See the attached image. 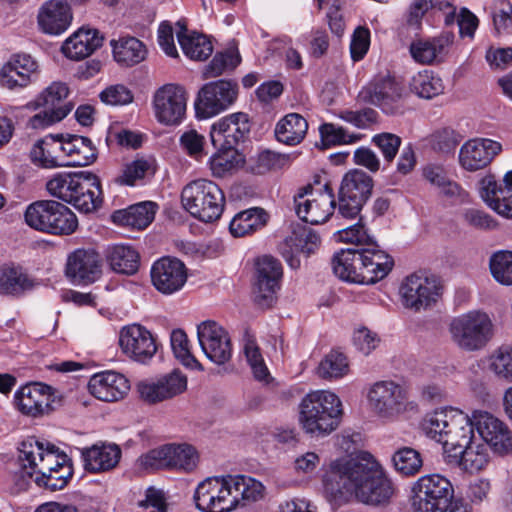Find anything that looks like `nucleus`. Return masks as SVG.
Returning a JSON list of instances; mask_svg holds the SVG:
<instances>
[{
  "instance_id": "obj_1",
  "label": "nucleus",
  "mask_w": 512,
  "mask_h": 512,
  "mask_svg": "<svg viewBox=\"0 0 512 512\" xmlns=\"http://www.w3.org/2000/svg\"><path fill=\"white\" fill-rule=\"evenodd\" d=\"M323 494L330 503L340 504L355 496L368 505L387 503L393 485L374 456L360 451L354 458H337L323 468Z\"/></svg>"
},
{
  "instance_id": "obj_2",
  "label": "nucleus",
  "mask_w": 512,
  "mask_h": 512,
  "mask_svg": "<svg viewBox=\"0 0 512 512\" xmlns=\"http://www.w3.org/2000/svg\"><path fill=\"white\" fill-rule=\"evenodd\" d=\"M335 236L338 241L350 245L336 251L331 260L333 273L340 280L371 285L384 279L392 271L393 257L380 248L361 220L338 230Z\"/></svg>"
},
{
  "instance_id": "obj_3",
  "label": "nucleus",
  "mask_w": 512,
  "mask_h": 512,
  "mask_svg": "<svg viewBox=\"0 0 512 512\" xmlns=\"http://www.w3.org/2000/svg\"><path fill=\"white\" fill-rule=\"evenodd\" d=\"M197 509L202 512H231L256 498V481L247 475L208 477L194 493Z\"/></svg>"
},
{
  "instance_id": "obj_4",
  "label": "nucleus",
  "mask_w": 512,
  "mask_h": 512,
  "mask_svg": "<svg viewBox=\"0 0 512 512\" xmlns=\"http://www.w3.org/2000/svg\"><path fill=\"white\" fill-rule=\"evenodd\" d=\"M299 408V422L305 433L312 436H325L335 431L343 414L340 398L326 390L306 394Z\"/></svg>"
},
{
  "instance_id": "obj_5",
  "label": "nucleus",
  "mask_w": 512,
  "mask_h": 512,
  "mask_svg": "<svg viewBox=\"0 0 512 512\" xmlns=\"http://www.w3.org/2000/svg\"><path fill=\"white\" fill-rule=\"evenodd\" d=\"M18 461L20 467L13 474L15 491L26 490L36 476H47L57 467L68 464L66 455L59 454L54 445L44 448L43 443L35 437L22 441L19 447Z\"/></svg>"
},
{
  "instance_id": "obj_6",
  "label": "nucleus",
  "mask_w": 512,
  "mask_h": 512,
  "mask_svg": "<svg viewBox=\"0 0 512 512\" xmlns=\"http://www.w3.org/2000/svg\"><path fill=\"white\" fill-rule=\"evenodd\" d=\"M413 512H471L462 500L454 498L451 482L440 474L419 478L412 487Z\"/></svg>"
},
{
  "instance_id": "obj_7",
  "label": "nucleus",
  "mask_w": 512,
  "mask_h": 512,
  "mask_svg": "<svg viewBox=\"0 0 512 512\" xmlns=\"http://www.w3.org/2000/svg\"><path fill=\"white\" fill-rule=\"evenodd\" d=\"M24 220L30 228L54 236H68L78 228L74 212L55 200H38L29 204Z\"/></svg>"
},
{
  "instance_id": "obj_8",
  "label": "nucleus",
  "mask_w": 512,
  "mask_h": 512,
  "mask_svg": "<svg viewBox=\"0 0 512 512\" xmlns=\"http://www.w3.org/2000/svg\"><path fill=\"white\" fill-rule=\"evenodd\" d=\"M184 209L194 218L211 223L224 211L225 196L222 189L208 179H197L184 186L181 192Z\"/></svg>"
},
{
  "instance_id": "obj_9",
  "label": "nucleus",
  "mask_w": 512,
  "mask_h": 512,
  "mask_svg": "<svg viewBox=\"0 0 512 512\" xmlns=\"http://www.w3.org/2000/svg\"><path fill=\"white\" fill-rule=\"evenodd\" d=\"M450 332L455 343L467 351L482 349L492 337L493 324L490 317L473 310L454 318Z\"/></svg>"
},
{
  "instance_id": "obj_10",
  "label": "nucleus",
  "mask_w": 512,
  "mask_h": 512,
  "mask_svg": "<svg viewBox=\"0 0 512 512\" xmlns=\"http://www.w3.org/2000/svg\"><path fill=\"white\" fill-rule=\"evenodd\" d=\"M295 211L298 218L310 225L325 223L336 209V199L329 183L321 189L308 185L294 196Z\"/></svg>"
},
{
  "instance_id": "obj_11",
  "label": "nucleus",
  "mask_w": 512,
  "mask_h": 512,
  "mask_svg": "<svg viewBox=\"0 0 512 512\" xmlns=\"http://www.w3.org/2000/svg\"><path fill=\"white\" fill-rule=\"evenodd\" d=\"M238 84L232 80L220 79L204 84L195 100V114L198 119H208L228 110L237 100Z\"/></svg>"
},
{
  "instance_id": "obj_12",
  "label": "nucleus",
  "mask_w": 512,
  "mask_h": 512,
  "mask_svg": "<svg viewBox=\"0 0 512 512\" xmlns=\"http://www.w3.org/2000/svg\"><path fill=\"white\" fill-rule=\"evenodd\" d=\"M188 92L184 86L167 83L159 87L152 99L156 120L166 126H178L187 111Z\"/></svg>"
},
{
  "instance_id": "obj_13",
  "label": "nucleus",
  "mask_w": 512,
  "mask_h": 512,
  "mask_svg": "<svg viewBox=\"0 0 512 512\" xmlns=\"http://www.w3.org/2000/svg\"><path fill=\"white\" fill-rule=\"evenodd\" d=\"M68 94L69 88L64 82L49 85L37 98V105L43 106L44 110L30 119V126L41 129L65 118L73 109L71 103L64 102Z\"/></svg>"
},
{
  "instance_id": "obj_14",
  "label": "nucleus",
  "mask_w": 512,
  "mask_h": 512,
  "mask_svg": "<svg viewBox=\"0 0 512 512\" xmlns=\"http://www.w3.org/2000/svg\"><path fill=\"white\" fill-rule=\"evenodd\" d=\"M320 244V236L313 229L301 223H293L290 235L279 243L278 251L287 265L295 270L301 264L300 254L308 257L318 250Z\"/></svg>"
},
{
  "instance_id": "obj_15",
  "label": "nucleus",
  "mask_w": 512,
  "mask_h": 512,
  "mask_svg": "<svg viewBox=\"0 0 512 512\" xmlns=\"http://www.w3.org/2000/svg\"><path fill=\"white\" fill-rule=\"evenodd\" d=\"M473 419L480 438L495 454L512 452V431L504 421L483 410L473 411Z\"/></svg>"
},
{
  "instance_id": "obj_16",
  "label": "nucleus",
  "mask_w": 512,
  "mask_h": 512,
  "mask_svg": "<svg viewBox=\"0 0 512 512\" xmlns=\"http://www.w3.org/2000/svg\"><path fill=\"white\" fill-rule=\"evenodd\" d=\"M284 269L272 255L258 257V310L272 308L282 288Z\"/></svg>"
},
{
  "instance_id": "obj_17",
  "label": "nucleus",
  "mask_w": 512,
  "mask_h": 512,
  "mask_svg": "<svg viewBox=\"0 0 512 512\" xmlns=\"http://www.w3.org/2000/svg\"><path fill=\"white\" fill-rule=\"evenodd\" d=\"M197 336L205 356L217 365H224L232 357V342L228 331L215 321L207 320L197 326Z\"/></svg>"
},
{
  "instance_id": "obj_18",
  "label": "nucleus",
  "mask_w": 512,
  "mask_h": 512,
  "mask_svg": "<svg viewBox=\"0 0 512 512\" xmlns=\"http://www.w3.org/2000/svg\"><path fill=\"white\" fill-rule=\"evenodd\" d=\"M54 402L53 388L40 382H31L20 386L14 393L13 405L22 415L39 417L52 410Z\"/></svg>"
},
{
  "instance_id": "obj_19",
  "label": "nucleus",
  "mask_w": 512,
  "mask_h": 512,
  "mask_svg": "<svg viewBox=\"0 0 512 512\" xmlns=\"http://www.w3.org/2000/svg\"><path fill=\"white\" fill-rule=\"evenodd\" d=\"M250 131L249 116L243 112L232 113L213 123L210 131L211 143L214 147L236 148L248 139Z\"/></svg>"
},
{
  "instance_id": "obj_20",
  "label": "nucleus",
  "mask_w": 512,
  "mask_h": 512,
  "mask_svg": "<svg viewBox=\"0 0 512 512\" xmlns=\"http://www.w3.org/2000/svg\"><path fill=\"white\" fill-rule=\"evenodd\" d=\"M119 345L126 356L140 363L150 360L157 351L153 335L140 324L123 327L119 333Z\"/></svg>"
},
{
  "instance_id": "obj_21",
  "label": "nucleus",
  "mask_w": 512,
  "mask_h": 512,
  "mask_svg": "<svg viewBox=\"0 0 512 512\" xmlns=\"http://www.w3.org/2000/svg\"><path fill=\"white\" fill-rule=\"evenodd\" d=\"M400 293L406 308L420 311L437 301L439 287L435 280L414 273L407 276L402 282Z\"/></svg>"
},
{
  "instance_id": "obj_22",
  "label": "nucleus",
  "mask_w": 512,
  "mask_h": 512,
  "mask_svg": "<svg viewBox=\"0 0 512 512\" xmlns=\"http://www.w3.org/2000/svg\"><path fill=\"white\" fill-rule=\"evenodd\" d=\"M39 75L38 63L27 54L13 55L0 69V85L19 90L35 82Z\"/></svg>"
},
{
  "instance_id": "obj_23",
  "label": "nucleus",
  "mask_w": 512,
  "mask_h": 512,
  "mask_svg": "<svg viewBox=\"0 0 512 512\" xmlns=\"http://www.w3.org/2000/svg\"><path fill=\"white\" fill-rule=\"evenodd\" d=\"M187 389V377L180 370H173L152 381L138 385L140 397L147 403L155 404L171 399Z\"/></svg>"
},
{
  "instance_id": "obj_24",
  "label": "nucleus",
  "mask_w": 512,
  "mask_h": 512,
  "mask_svg": "<svg viewBox=\"0 0 512 512\" xmlns=\"http://www.w3.org/2000/svg\"><path fill=\"white\" fill-rule=\"evenodd\" d=\"M151 280L160 293L171 295L185 285L187 281L186 266L177 258L162 257L151 267Z\"/></svg>"
},
{
  "instance_id": "obj_25",
  "label": "nucleus",
  "mask_w": 512,
  "mask_h": 512,
  "mask_svg": "<svg viewBox=\"0 0 512 512\" xmlns=\"http://www.w3.org/2000/svg\"><path fill=\"white\" fill-rule=\"evenodd\" d=\"M502 151L500 142L489 138H473L460 148L459 162L467 171H477L488 166Z\"/></svg>"
},
{
  "instance_id": "obj_26",
  "label": "nucleus",
  "mask_w": 512,
  "mask_h": 512,
  "mask_svg": "<svg viewBox=\"0 0 512 512\" xmlns=\"http://www.w3.org/2000/svg\"><path fill=\"white\" fill-rule=\"evenodd\" d=\"M66 275L78 284L95 282L101 275V258L93 249H76L69 254Z\"/></svg>"
},
{
  "instance_id": "obj_27",
  "label": "nucleus",
  "mask_w": 512,
  "mask_h": 512,
  "mask_svg": "<svg viewBox=\"0 0 512 512\" xmlns=\"http://www.w3.org/2000/svg\"><path fill=\"white\" fill-rule=\"evenodd\" d=\"M128 379L115 371H102L91 376L88 390L95 398L104 402L122 399L129 391Z\"/></svg>"
},
{
  "instance_id": "obj_28",
  "label": "nucleus",
  "mask_w": 512,
  "mask_h": 512,
  "mask_svg": "<svg viewBox=\"0 0 512 512\" xmlns=\"http://www.w3.org/2000/svg\"><path fill=\"white\" fill-rule=\"evenodd\" d=\"M450 413L452 416L443 443V450L448 455L470 444L474 439V430H476L473 414L468 416L456 408H451Z\"/></svg>"
},
{
  "instance_id": "obj_29",
  "label": "nucleus",
  "mask_w": 512,
  "mask_h": 512,
  "mask_svg": "<svg viewBox=\"0 0 512 512\" xmlns=\"http://www.w3.org/2000/svg\"><path fill=\"white\" fill-rule=\"evenodd\" d=\"M76 189L72 190L73 196L67 203L73 205L77 210L90 213L100 207L102 203L100 180L96 175L81 172Z\"/></svg>"
},
{
  "instance_id": "obj_30",
  "label": "nucleus",
  "mask_w": 512,
  "mask_h": 512,
  "mask_svg": "<svg viewBox=\"0 0 512 512\" xmlns=\"http://www.w3.org/2000/svg\"><path fill=\"white\" fill-rule=\"evenodd\" d=\"M370 406L380 415H389L400 404L405 394L403 388L393 381H379L368 392Z\"/></svg>"
},
{
  "instance_id": "obj_31",
  "label": "nucleus",
  "mask_w": 512,
  "mask_h": 512,
  "mask_svg": "<svg viewBox=\"0 0 512 512\" xmlns=\"http://www.w3.org/2000/svg\"><path fill=\"white\" fill-rule=\"evenodd\" d=\"M37 18L44 33L58 35L69 27L72 14L67 3L49 0L42 5Z\"/></svg>"
},
{
  "instance_id": "obj_32",
  "label": "nucleus",
  "mask_w": 512,
  "mask_h": 512,
  "mask_svg": "<svg viewBox=\"0 0 512 512\" xmlns=\"http://www.w3.org/2000/svg\"><path fill=\"white\" fill-rule=\"evenodd\" d=\"M60 139L61 151L67 157V161H63V166L84 167L96 160V147L89 138L68 135V138L64 140L61 135Z\"/></svg>"
},
{
  "instance_id": "obj_33",
  "label": "nucleus",
  "mask_w": 512,
  "mask_h": 512,
  "mask_svg": "<svg viewBox=\"0 0 512 512\" xmlns=\"http://www.w3.org/2000/svg\"><path fill=\"white\" fill-rule=\"evenodd\" d=\"M103 42L99 32L91 28H80L62 45L64 55L72 60H81L90 56Z\"/></svg>"
},
{
  "instance_id": "obj_34",
  "label": "nucleus",
  "mask_w": 512,
  "mask_h": 512,
  "mask_svg": "<svg viewBox=\"0 0 512 512\" xmlns=\"http://www.w3.org/2000/svg\"><path fill=\"white\" fill-rule=\"evenodd\" d=\"M82 457L87 471L104 472L116 467L121 458V450L116 444H96L83 450Z\"/></svg>"
},
{
  "instance_id": "obj_35",
  "label": "nucleus",
  "mask_w": 512,
  "mask_h": 512,
  "mask_svg": "<svg viewBox=\"0 0 512 512\" xmlns=\"http://www.w3.org/2000/svg\"><path fill=\"white\" fill-rule=\"evenodd\" d=\"M156 208L155 203L145 201L126 209L114 211L111 218L115 224L140 230L146 228L153 221Z\"/></svg>"
},
{
  "instance_id": "obj_36",
  "label": "nucleus",
  "mask_w": 512,
  "mask_h": 512,
  "mask_svg": "<svg viewBox=\"0 0 512 512\" xmlns=\"http://www.w3.org/2000/svg\"><path fill=\"white\" fill-rule=\"evenodd\" d=\"M307 131L308 122L302 115L288 113L277 122L274 135L279 143L293 147L304 140Z\"/></svg>"
},
{
  "instance_id": "obj_37",
  "label": "nucleus",
  "mask_w": 512,
  "mask_h": 512,
  "mask_svg": "<svg viewBox=\"0 0 512 512\" xmlns=\"http://www.w3.org/2000/svg\"><path fill=\"white\" fill-rule=\"evenodd\" d=\"M360 96L365 102L379 107L385 114H394L400 94L392 81L381 80L363 89Z\"/></svg>"
},
{
  "instance_id": "obj_38",
  "label": "nucleus",
  "mask_w": 512,
  "mask_h": 512,
  "mask_svg": "<svg viewBox=\"0 0 512 512\" xmlns=\"http://www.w3.org/2000/svg\"><path fill=\"white\" fill-rule=\"evenodd\" d=\"M452 36L441 35L429 39H417L411 42L409 52L412 59L419 64H431L442 57L451 44Z\"/></svg>"
},
{
  "instance_id": "obj_39",
  "label": "nucleus",
  "mask_w": 512,
  "mask_h": 512,
  "mask_svg": "<svg viewBox=\"0 0 512 512\" xmlns=\"http://www.w3.org/2000/svg\"><path fill=\"white\" fill-rule=\"evenodd\" d=\"M114 60L121 66L131 67L141 63L147 56L146 46L135 37H123L110 42Z\"/></svg>"
},
{
  "instance_id": "obj_40",
  "label": "nucleus",
  "mask_w": 512,
  "mask_h": 512,
  "mask_svg": "<svg viewBox=\"0 0 512 512\" xmlns=\"http://www.w3.org/2000/svg\"><path fill=\"white\" fill-rule=\"evenodd\" d=\"M61 151L60 136L49 135L38 140L30 151L31 161L42 168L62 167L63 161L59 159Z\"/></svg>"
},
{
  "instance_id": "obj_41",
  "label": "nucleus",
  "mask_w": 512,
  "mask_h": 512,
  "mask_svg": "<svg viewBox=\"0 0 512 512\" xmlns=\"http://www.w3.org/2000/svg\"><path fill=\"white\" fill-rule=\"evenodd\" d=\"M479 193L488 207L499 215L512 218V193L497 194V180L493 175L481 178Z\"/></svg>"
},
{
  "instance_id": "obj_42",
  "label": "nucleus",
  "mask_w": 512,
  "mask_h": 512,
  "mask_svg": "<svg viewBox=\"0 0 512 512\" xmlns=\"http://www.w3.org/2000/svg\"><path fill=\"white\" fill-rule=\"evenodd\" d=\"M448 457L458 459L459 465L469 473L482 470L489 461L487 445L474 441L463 446V448L455 450Z\"/></svg>"
},
{
  "instance_id": "obj_43",
  "label": "nucleus",
  "mask_w": 512,
  "mask_h": 512,
  "mask_svg": "<svg viewBox=\"0 0 512 512\" xmlns=\"http://www.w3.org/2000/svg\"><path fill=\"white\" fill-rule=\"evenodd\" d=\"M179 31L177 32L178 42L183 53L193 60H205L213 52V46L210 40L201 34H187V29L180 22L177 23Z\"/></svg>"
},
{
  "instance_id": "obj_44",
  "label": "nucleus",
  "mask_w": 512,
  "mask_h": 512,
  "mask_svg": "<svg viewBox=\"0 0 512 512\" xmlns=\"http://www.w3.org/2000/svg\"><path fill=\"white\" fill-rule=\"evenodd\" d=\"M106 257L110 267L117 273L132 275L138 271L140 256L130 245L111 246Z\"/></svg>"
},
{
  "instance_id": "obj_45",
  "label": "nucleus",
  "mask_w": 512,
  "mask_h": 512,
  "mask_svg": "<svg viewBox=\"0 0 512 512\" xmlns=\"http://www.w3.org/2000/svg\"><path fill=\"white\" fill-rule=\"evenodd\" d=\"M409 88L419 98L432 99L444 92V83L436 72L424 69L412 76Z\"/></svg>"
},
{
  "instance_id": "obj_46",
  "label": "nucleus",
  "mask_w": 512,
  "mask_h": 512,
  "mask_svg": "<svg viewBox=\"0 0 512 512\" xmlns=\"http://www.w3.org/2000/svg\"><path fill=\"white\" fill-rule=\"evenodd\" d=\"M451 408L435 409L425 415L421 422V430L426 437L443 445L452 416Z\"/></svg>"
},
{
  "instance_id": "obj_47",
  "label": "nucleus",
  "mask_w": 512,
  "mask_h": 512,
  "mask_svg": "<svg viewBox=\"0 0 512 512\" xmlns=\"http://www.w3.org/2000/svg\"><path fill=\"white\" fill-rule=\"evenodd\" d=\"M215 148L217 152L209 160L210 169L215 177H224L245 164V157L236 148Z\"/></svg>"
},
{
  "instance_id": "obj_48",
  "label": "nucleus",
  "mask_w": 512,
  "mask_h": 512,
  "mask_svg": "<svg viewBox=\"0 0 512 512\" xmlns=\"http://www.w3.org/2000/svg\"><path fill=\"white\" fill-rule=\"evenodd\" d=\"M32 288V281L20 267L0 268V294L19 296Z\"/></svg>"
},
{
  "instance_id": "obj_49",
  "label": "nucleus",
  "mask_w": 512,
  "mask_h": 512,
  "mask_svg": "<svg viewBox=\"0 0 512 512\" xmlns=\"http://www.w3.org/2000/svg\"><path fill=\"white\" fill-rule=\"evenodd\" d=\"M373 179L366 172L361 170H352L347 172L341 181L339 191L351 196H356L357 198H364V200L368 201L372 189H373Z\"/></svg>"
},
{
  "instance_id": "obj_50",
  "label": "nucleus",
  "mask_w": 512,
  "mask_h": 512,
  "mask_svg": "<svg viewBox=\"0 0 512 512\" xmlns=\"http://www.w3.org/2000/svg\"><path fill=\"white\" fill-rule=\"evenodd\" d=\"M318 130L322 149L352 144L359 140L357 135L348 134L344 127L333 123L324 122Z\"/></svg>"
},
{
  "instance_id": "obj_51",
  "label": "nucleus",
  "mask_w": 512,
  "mask_h": 512,
  "mask_svg": "<svg viewBox=\"0 0 512 512\" xmlns=\"http://www.w3.org/2000/svg\"><path fill=\"white\" fill-rule=\"evenodd\" d=\"M347 371V358L343 353L337 350H331L325 355L317 367V374L322 379L342 378Z\"/></svg>"
},
{
  "instance_id": "obj_52",
  "label": "nucleus",
  "mask_w": 512,
  "mask_h": 512,
  "mask_svg": "<svg viewBox=\"0 0 512 512\" xmlns=\"http://www.w3.org/2000/svg\"><path fill=\"white\" fill-rule=\"evenodd\" d=\"M170 469H178L186 472L192 471L197 465V453L195 449L187 444H167Z\"/></svg>"
},
{
  "instance_id": "obj_53",
  "label": "nucleus",
  "mask_w": 512,
  "mask_h": 512,
  "mask_svg": "<svg viewBox=\"0 0 512 512\" xmlns=\"http://www.w3.org/2000/svg\"><path fill=\"white\" fill-rule=\"evenodd\" d=\"M489 269L494 280L501 285H512V251L500 250L489 259Z\"/></svg>"
},
{
  "instance_id": "obj_54",
  "label": "nucleus",
  "mask_w": 512,
  "mask_h": 512,
  "mask_svg": "<svg viewBox=\"0 0 512 512\" xmlns=\"http://www.w3.org/2000/svg\"><path fill=\"white\" fill-rule=\"evenodd\" d=\"M392 463L395 470L402 476H413L420 470L423 461L417 450L403 447L395 451Z\"/></svg>"
},
{
  "instance_id": "obj_55",
  "label": "nucleus",
  "mask_w": 512,
  "mask_h": 512,
  "mask_svg": "<svg viewBox=\"0 0 512 512\" xmlns=\"http://www.w3.org/2000/svg\"><path fill=\"white\" fill-rule=\"evenodd\" d=\"M80 173H56L47 183L46 189L50 195L64 202L71 201L76 189Z\"/></svg>"
},
{
  "instance_id": "obj_56",
  "label": "nucleus",
  "mask_w": 512,
  "mask_h": 512,
  "mask_svg": "<svg viewBox=\"0 0 512 512\" xmlns=\"http://www.w3.org/2000/svg\"><path fill=\"white\" fill-rule=\"evenodd\" d=\"M461 140V134L451 127L437 129L428 138L432 150L444 154L454 153Z\"/></svg>"
},
{
  "instance_id": "obj_57",
  "label": "nucleus",
  "mask_w": 512,
  "mask_h": 512,
  "mask_svg": "<svg viewBox=\"0 0 512 512\" xmlns=\"http://www.w3.org/2000/svg\"><path fill=\"white\" fill-rule=\"evenodd\" d=\"M171 347L175 357L182 365L190 369L203 370L202 365L190 352L189 340L183 330H173L171 333Z\"/></svg>"
},
{
  "instance_id": "obj_58",
  "label": "nucleus",
  "mask_w": 512,
  "mask_h": 512,
  "mask_svg": "<svg viewBox=\"0 0 512 512\" xmlns=\"http://www.w3.org/2000/svg\"><path fill=\"white\" fill-rule=\"evenodd\" d=\"M366 202L364 198H357L347 194V192L343 193L338 190V200L336 202L337 215L346 220H357V222L361 220L364 223L361 211Z\"/></svg>"
},
{
  "instance_id": "obj_59",
  "label": "nucleus",
  "mask_w": 512,
  "mask_h": 512,
  "mask_svg": "<svg viewBox=\"0 0 512 512\" xmlns=\"http://www.w3.org/2000/svg\"><path fill=\"white\" fill-rule=\"evenodd\" d=\"M290 163V154L271 149L258 150V175L283 170Z\"/></svg>"
},
{
  "instance_id": "obj_60",
  "label": "nucleus",
  "mask_w": 512,
  "mask_h": 512,
  "mask_svg": "<svg viewBox=\"0 0 512 512\" xmlns=\"http://www.w3.org/2000/svg\"><path fill=\"white\" fill-rule=\"evenodd\" d=\"M279 382L270 374L258 348V403L260 398H274L279 394Z\"/></svg>"
},
{
  "instance_id": "obj_61",
  "label": "nucleus",
  "mask_w": 512,
  "mask_h": 512,
  "mask_svg": "<svg viewBox=\"0 0 512 512\" xmlns=\"http://www.w3.org/2000/svg\"><path fill=\"white\" fill-rule=\"evenodd\" d=\"M490 368L501 380L512 382V347L501 346L491 356Z\"/></svg>"
},
{
  "instance_id": "obj_62",
  "label": "nucleus",
  "mask_w": 512,
  "mask_h": 512,
  "mask_svg": "<svg viewBox=\"0 0 512 512\" xmlns=\"http://www.w3.org/2000/svg\"><path fill=\"white\" fill-rule=\"evenodd\" d=\"M240 62L239 54L233 50L216 53L205 69L207 78L217 77L228 70L234 69Z\"/></svg>"
},
{
  "instance_id": "obj_63",
  "label": "nucleus",
  "mask_w": 512,
  "mask_h": 512,
  "mask_svg": "<svg viewBox=\"0 0 512 512\" xmlns=\"http://www.w3.org/2000/svg\"><path fill=\"white\" fill-rule=\"evenodd\" d=\"M72 474V467L68 463L60 466V468L57 467L50 473H47V476H36L35 483L39 487H45L51 491H57L63 489L67 485Z\"/></svg>"
},
{
  "instance_id": "obj_64",
  "label": "nucleus",
  "mask_w": 512,
  "mask_h": 512,
  "mask_svg": "<svg viewBox=\"0 0 512 512\" xmlns=\"http://www.w3.org/2000/svg\"><path fill=\"white\" fill-rule=\"evenodd\" d=\"M284 91V85L279 80H268L258 86V103L268 113L273 112V103L278 101Z\"/></svg>"
}]
</instances>
